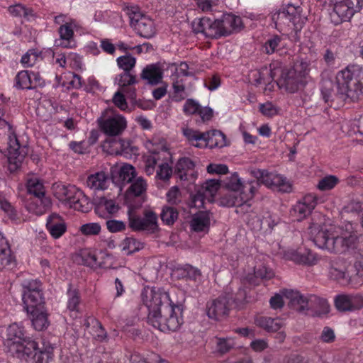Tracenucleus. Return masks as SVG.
Listing matches in <instances>:
<instances>
[{"label": "nucleus", "instance_id": "obj_1", "mask_svg": "<svg viewBox=\"0 0 363 363\" xmlns=\"http://www.w3.org/2000/svg\"><path fill=\"white\" fill-rule=\"evenodd\" d=\"M309 234L312 241L320 249L333 253H353L357 259L354 264V276L359 279V282L363 283V249L355 233L342 232L338 235L313 223L309 227Z\"/></svg>", "mask_w": 363, "mask_h": 363}, {"label": "nucleus", "instance_id": "obj_2", "mask_svg": "<svg viewBox=\"0 0 363 363\" xmlns=\"http://www.w3.org/2000/svg\"><path fill=\"white\" fill-rule=\"evenodd\" d=\"M336 96L342 101H352L363 96V68L358 65H349L339 71L336 76Z\"/></svg>", "mask_w": 363, "mask_h": 363}, {"label": "nucleus", "instance_id": "obj_3", "mask_svg": "<svg viewBox=\"0 0 363 363\" xmlns=\"http://www.w3.org/2000/svg\"><path fill=\"white\" fill-rule=\"evenodd\" d=\"M183 306L166 305L160 311L148 313L147 323L162 332H175L183 324Z\"/></svg>", "mask_w": 363, "mask_h": 363}, {"label": "nucleus", "instance_id": "obj_4", "mask_svg": "<svg viewBox=\"0 0 363 363\" xmlns=\"http://www.w3.org/2000/svg\"><path fill=\"white\" fill-rule=\"evenodd\" d=\"M309 64L301 62L292 67H282L279 62L278 69L274 74H277L276 83L277 86L289 93H295L304 84V79L309 73Z\"/></svg>", "mask_w": 363, "mask_h": 363}, {"label": "nucleus", "instance_id": "obj_5", "mask_svg": "<svg viewBox=\"0 0 363 363\" xmlns=\"http://www.w3.org/2000/svg\"><path fill=\"white\" fill-rule=\"evenodd\" d=\"M9 352L27 363H48L52 357V347L40 348L38 342L30 337L13 345Z\"/></svg>", "mask_w": 363, "mask_h": 363}, {"label": "nucleus", "instance_id": "obj_6", "mask_svg": "<svg viewBox=\"0 0 363 363\" xmlns=\"http://www.w3.org/2000/svg\"><path fill=\"white\" fill-rule=\"evenodd\" d=\"M272 19L279 30H284L289 27L295 31L296 35L302 29L307 20L306 17L302 15V8L292 4H287L282 7L273 15Z\"/></svg>", "mask_w": 363, "mask_h": 363}, {"label": "nucleus", "instance_id": "obj_7", "mask_svg": "<svg viewBox=\"0 0 363 363\" xmlns=\"http://www.w3.org/2000/svg\"><path fill=\"white\" fill-rule=\"evenodd\" d=\"M286 298L296 310L301 313L308 311H314L318 315L329 312L330 306L328 301L314 294L303 296L298 291H289L286 294Z\"/></svg>", "mask_w": 363, "mask_h": 363}, {"label": "nucleus", "instance_id": "obj_8", "mask_svg": "<svg viewBox=\"0 0 363 363\" xmlns=\"http://www.w3.org/2000/svg\"><path fill=\"white\" fill-rule=\"evenodd\" d=\"M183 134L188 142L198 148L223 147L226 145L225 135L220 130L201 132L192 128H184Z\"/></svg>", "mask_w": 363, "mask_h": 363}, {"label": "nucleus", "instance_id": "obj_9", "mask_svg": "<svg viewBox=\"0 0 363 363\" xmlns=\"http://www.w3.org/2000/svg\"><path fill=\"white\" fill-rule=\"evenodd\" d=\"M0 136H6L9 140L8 169L11 173L15 172L20 168L26 153L20 150V145L12 127L5 118H0Z\"/></svg>", "mask_w": 363, "mask_h": 363}, {"label": "nucleus", "instance_id": "obj_10", "mask_svg": "<svg viewBox=\"0 0 363 363\" xmlns=\"http://www.w3.org/2000/svg\"><path fill=\"white\" fill-rule=\"evenodd\" d=\"M128 227L134 232L155 233L159 230L157 216L152 210H145L143 217H141L130 208L128 211Z\"/></svg>", "mask_w": 363, "mask_h": 363}, {"label": "nucleus", "instance_id": "obj_11", "mask_svg": "<svg viewBox=\"0 0 363 363\" xmlns=\"http://www.w3.org/2000/svg\"><path fill=\"white\" fill-rule=\"evenodd\" d=\"M129 16L130 25L137 33L145 38H150L155 34L153 21L143 14L136 6H127L125 9Z\"/></svg>", "mask_w": 363, "mask_h": 363}, {"label": "nucleus", "instance_id": "obj_12", "mask_svg": "<svg viewBox=\"0 0 363 363\" xmlns=\"http://www.w3.org/2000/svg\"><path fill=\"white\" fill-rule=\"evenodd\" d=\"M101 131L111 137L118 136L123 133L127 127L125 117L111 111H106L98 119Z\"/></svg>", "mask_w": 363, "mask_h": 363}, {"label": "nucleus", "instance_id": "obj_13", "mask_svg": "<svg viewBox=\"0 0 363 363\" xmlns=\"http://www.w3.org/2000/svg\"><path fill=\"white\" fill-rule=\"evenodd\" d=\"M362 8L363 0H336L331 18L336 24L348 21Z\"/></svg>", "mask_w": 363, "mask_h": 363}, {"label": "nucleus", "instance_id": "obj_14", "mask_svg": "<svg viewBox=\"0 0 363 363\" xmlns=\"http://www.w3.org/2000/svg\"><path fill=\"white\" fill-rule=\"evenodd\" d=\"M257 188V182H247L243 186V191H229L220 198V203L223 206L238 207L244 201H250L254 197Z\"/></svg>", "mask_w": 363, "mask_h": 363}, {"label": "nucleus", "instance_id": "obj_15", "mask_svg": "<svg viewBox=\"0 0 363 363\" xmlns=\"http://www.w3.org/2000/svg\"><path fill=\"white\" fill-rule=\"evenodd\" d=\"M142 299L148 309V313L160 311L166 305H172L169 303V295L160 289H144L142 292Z\"/></svg>", "mask_w": 363, "mask_h": 363}, {"label": "nucleus", "instance_id": "obj_16", "mask_svg": "<svg viewBox=\"0 0 363 363\" xmlns=\"http://www.w3.org/2000/svg\"><path fill=\"white\" fill-rule=\"evenodd\" d=\"M206 310L209 318L221 320L228 315L230 311L229 298L226 296H220L217 298L207 302Z\"/></svg>", "mask_w": 363, "mask_h": 363}, {"label": "nucleus", "instance_id": "obj_17", "mask_svg": "<svg viewBox=\"0 0 363 363\" xmlns=\"http://www.w3.org/2000/svg\"><path fill=\"white\" fill-rule=\"evenodd\" d=\"M316 205L317 197L311 194H307L293 206L291 215L297 220H301L311 214Z\"/></svg>", "mask_w": 363, "mask_h": 363}, {"label": "nucleus", "instance_id": "obj_18", "mask_svg": "<svg viewBox=\"0 0 363 363\" xmlns=\"http://www.w3.org/2000/svg\"><path fill=\"white\" fill-rule=\"evenodd\" d=\"M335 306L339 311H352L363 307L361 295L340 294L335 298Z\"/></svg>", "mask_w": 363, "mask_h": 363}, {"label": "nucleus", "instance_id": "obj_19", "mask_svg": "<svg viewBox=\"0 0 363 363\" xmlns=\"http://www.w3.org/2000/svg\"><path fill=\"white\" fill-rule=\"evenodd\" d=\"M274 277L272 269L266 264L257 262L254 267V272L249 273L245 278L247 283L252 286H258L261 281H268Z\"/></svg>", "mask_w": 363, "mask_h": 363}, {"label": "nucleus", "instance_id": "obj_20", "mask_svg": "<svg viewBox=\"0 0 363 363\" xmlns=\"http://www.w3.org/2000/svg\"><path fill=\"white\" fill-rule=\"evenodd\" d=\"M218 20L223 37L239 31L242 26L241 18L231 13H224Z\"/></svg>", "mask_w": 363, "mask_h": 363}, {"label": "nucleus", "instance_id": "obj_21", "mask_svg": "<svg viewBox=\"0 0 363 363\" xmlns=\"http://www.w3.org/2000/svg\"><path fill=\"white\" fill-rule=\"evenodd\" d=\"M95 205L96 213L103 218L106 217V213L113 216L117 213L120 209V206L114 199L106 196L97 198Z\"/></svg>", "mask_w": 363, "mask_h": 363}, {"label": "nucleus", "instance_id": "obj_22", "mask_svg": "<svg viewBox=\"0 0 363 363\" xmlns=\"http://www.w3.org/2000/svg\"><path fill=\"white\" fill-rule=\"evenodd\" d=\"M27 337L24 336L23 328L14 323L9 325L6 329L4 339V345L8 348V351L11 350L13 345H17Z\"/></svg>", "mask_w": 363, "mask_h": 363}, {"label": "nucleus", "instance_id": "obj_23", "mask_svg": "<svg viewBox=\"0 0 363 363\" xmlns=\"http://www.w3.org/2000/svg\"><path fill=\"white\" fill-rule=\"evenodd\" d=\"M279 62H274L269 65V67H262L260 70H257L252 73L255 84H269L277 77L274 74L275 69H278Z\"/></svg>", "mask_w": 363, "mask_h": 363}, {"label": "nucleus", "instance_id": "obj_24", "mask_svg": "<svg viewBox=\"0 0 363 363\" xmlns=\"http://www.w3.org/2000/svg\"><path fill=\"white\" fill-rule=\"evenodd\" d=\"M60 38L55 40L56 47L72 48L75 46L74 40V30L71 24L65 23L60 26L58 30Z\"/></svg>", "mask_w": 363, "mask_h": 363}, {"label": "nucleus", "instance_id": "obj_25", "mask_svg": "<svg viewBox=\"0 0 363 363\" xmlns=\"http://www.w3.org/2000/svg\"><path fill=\"white\" fill-rule=\"evenodd\" d=\"M30 314V318L33 328L37 331L46 330L50 325L48 313L45 307L32 309L27 311Z\"/></svg>", "mask_w": 363, "mask_h": 363}, {"label": "nucleus", "instance_id": "obj_26", "mask_svg": "<svg viewBox=\"0 0 363 363\" xmlns=\"http://www.w3.org/2000/svg\"><path fill=\"white\" fill-rule=\"evenodd\" d=\"M194 162L188 157H183L177 162L175 167V173L183 181L194 178Z\"/></svg>", "mask_w": 363, "mask_h": 363}, {"label": "nucleus", "instance_id": "obj_27", "mask_svg": "<svg viewBox=\"0 0 363 363\" xmlns=\"http://www.w3.org/2000/svg\"><path fill=\"white\" fill-rule=\"evenodd\" d=\"M140 78L149 84L156 85L162 82L163 72L159 64H150L143 69Z\"/></svg>", "mask_w": 363, "mask_h": 363}, {"label": "nucleus", "instance_id": "obj_28", "mask_svg": "<svg viewBox=\"0 0 363 363\" xmlns=\"http://www.w3.org/2000/svg\"><path fill=\"white\" fill-rule=\"evenodd\" d=\"M46 227L54 238H60L67 229L64 220L57 213H52L48 217Z\"/></svg>", "mask_w": 363, "mask_h": 363}, {"label": "nucleus", "instance_id": "obj_29", "mask_svg": "<svg viewBox=\"0 0 363 363\" xmlns=\"http://www.w3.org/2000/svg\"><path fill=\"white\" fill-rule=\"evenodd\" d=\"M106 257L107 259H110L111 256L108 254H105L103 252H101L99 256H96L94 253H93L91 251L87 249L82 250H80L77 260L78 263L81 264H84L86 266H89L91 267H94L96 266L99 267H104L102 263L100 262H98L99 258H103Z\"/></svg>", "mask_w": 363, "mask_h": 363}, {"label": "nucleus", "instance_id": "obj_30", "mask_svg": "<svg viewBox=\"0 0 363 363\" xmlns=\"http://www.w3.org/2000/svg\"><path fill=\"white\" fill-rule=\"evenodd\" d=\"M22 299L26 311L32 309L43 308L45 305V298L43 291L23 293Z\"/></svg>", "mask_w": 363, "mask_h": 363}, {"label": "nucleus", "instance_id": "obj_31", "mask_svg": "<svg viewBox=\"0 0 363 363\" xmlns=\"http://www.w3.org/2000/svg\"><path fill=\"white\" fill-rule=\"evenodd\" d=\"M128 144L123 140L111 138L106 139L102 145L103 150L111 155H122L127 153Z\"/></svg>", "mask_w": 363, "mask_h": 363}, {"label": "nucleus", "instance_id": "obj_32", "mask_svg": "<svg viewBox=\"0 0 363 363\" xmlns=\"http://www.w3.org/2000/svg\"><path fill=\"white\" fill-rule=\"evenodd\" d=\"M191 228L195 232L207 233L210 226V214L208 211L196 213L190 223Z\"/></svg>", "mask_w": 363, "mask_h": 363}, {"label": "nucleus", "instance_id": "obj_33", "mask_svg": "<svg viewBox=\"0 0 363 363\" xmlns=\"http://www.w3.org/2000/svg\"><path fill=\"white\" fill-rule=\"evenodd\" d=\"M257 326L264 329L269 333L279 331L283 326V322L279 318H272L267 316H258L255 319Z\"/></svg>", "mask_w": 363, "mask_h": 363}, {"label": "nucleus", "instance_id": "obj_34", "mask_svg": "<svg viewBox=\"0 0 363 363\" xmlns=\"http://www.w3.org/2000/svg\"><path fill=\"white\" fill-rule=\"evenodd\" d=\"M69 205L74 210L82 211L83 213L88 212L90 208L88 197L86 196L84 192L78 188L69 202Z\"/></svg>", "mask_w": 363, "mask_h": 363}, {"label": "nucleus", "instance_id": "obj_35", "mask_svg": "<svg viewBox=\"0 0 363 363\" xmlns=\"http://www.w3.org/2000/svg\"><path fill=\"white\" fill-rule=\"evenodd\" d=\"M340 262V258L330 260L328 274L330 279L345 284L347 281V277L344 267L339 266Z\"/></svg>", "mask_w": 363, "mask_h": 363}, {"label": "nucleus", "instance_id": "obj_36", "mask_svg": "<svg viewBox=\"0 0 363 363\" xmlns=\"http://www.w3.org/2000/svg\"><path fill=\"white\" fill-rule=\"evenodd\" d=\"M107 182V175L104 172H100L88 177L86 185L94 190H102L106 189Z\"/></svg>", "mask_w": 363, "mask_h": 363}, {"label": "nucleus", "instance_id": "obj_37", "mask_svg": "<svg viewBox=\"0 0 363 363\" xmlns=\"http://www.w3.org/2000/svg\"><path fill=\"white\" fill-rule=\"evenodd\" d=\"M220 187V183L218 180L210 179L206 181L202 186L201 194L202 200H208V202H213V198Z\"/></svg>", "mask_w": 363, "mask_h": 363}, {"label": "nucleus", "instance_id": "obj_38", "mask_svg": "<svg viewBox=\"0 0 363 363\" xmlns=\"http://www.w3.org/2000/svg\"><path fill=\"white\" fill-rule=\"evenodd\" d=\"M77 189L74 185L57 184L55 187V195L59 200L67 202L69 204Z\"/></svg>", "mask_w": 363, "mask_h": 363}, {"label": "nucleus", "instance_id": "obj_39", "mask_svg": "<svg viewBox=\"0 0 363 363\" xmlns=\"http://www.w3.org/2000/svg\"><path fill=\"white\" fill-rule=\"evenodd\" d=\"M50 205V199L48 197H46L45 195L43 196L42 198H33V201L29 205V209L37 215H41L46 211Z\"/></svg>", "mask_w": 363, "mask_h": 363}, {"label": "nucleus", "instance_id": "obj_40", "mask_svg": "<svg viewBox=\"0 0 363 363\" xmlns=\"http://www.w3.org/2000/svg\"><path fill=\"white\" fill-rule=\"evenodd\" d=\"M211 21L212 19L208 17L195 19L192 22L194 33L196 34H202L204 37L208 38Z\"/></svg>", "mask_w": 363, "mask_h": 363}, {"label": "nucleus", "instance_id": "obj_41", "mask_svg": "<svg viewBox=\"0 0 363 363\" xmlns=\"http://www.w3.org/2000/svg\"><path fill=\"white\" fill-rule=\"evenodd\" d=\"M120 246L126 255H132L143 248V244L133 237L125 238Z\"/></svg>", "mask_w": 363, "mask_h": 363}, {"label": "nucleus", "instance_id": "obj_42", "mask_svg": "<svg viewBox=\"0 0 363 363\" xmlns=\"http://www.w3.org/2000/svg\"><path fill=\"white\" fill-rule=\"evenodd\" d=\"M284 47V39L279 35H273L266 40L263 45L264 52L272 55Z\"/></svg>", "mask_w": 363, "mask_h": 363}, {"label": "nucleus", "instance_id": "obj_43", "mask_svg": "<svg viewBox=\"0 0 363 363\" xmlns=\"http://www.w3.org/2000/svg\"><path fill=\"white\" fill-rule=\"evenodd\" d=\"M251 174L257 179L252 180V182H257L258 183V187L259 186V184H262L269 188L272 186V177L275 174L265 169H260L252 170Z\"/></svg>", "mask_w": 363, "mask_h": 363}, {"label": "nucleus", "instance_id": "obj_44", "mask_svg": "<svg viewBox=\"0 0 363 363\" xmlns=\"http://www.w3.org/2000/svg\"><path fill=\"white\" fill-rule=\"evenodd\" d=\"M27 190L30 194L35 197H41L45 195V190L43 182L36 177L30 178L27 182Z\"/></svg>", "mask_w": 363, "mask_h": 363}, {"label": "nucleus", "instance_id": "obj_45", "mask_svg": "<svg viewBox=\"0 0 363 363\" xmlns=\"http://www.w3.org/2000/svg\"><path fill=\"white\" fill-rule=\"evenodd\" d=\"M114 82L122 89L138 83L135 75L133 74L131 72H123L116 75Z\"/></svg>", "mask_w": 363, "mask_h": 363}, {"label": "nucleus", "instance_id": "obj_46", "mask_svg": "<svg viewBox=\"0 0 363 363\" xmlns=\"http://www.w3.org/2000/svg\"><path fill=\"white\" fill-rule=\"evenodd\" d=\"M176 272L180 279L196 280L201 276V272L198 269L188 264L177 268Z\"/></svg>", "mask_w": 363, "mask_h": 363}, {"label": "nucleus", "instance_id": "obj_47", "mask_svg": "<svg viewBox=\"0 0 363 363\" xmlns=\"http://www.w3.org/2000/svg\"><path fill=\"white\" fill-rule=\"evenodd\" d=\"M15 257L11 252L10 246L8 250L0 251V268L12 269L16 267Z\"/></svg>", "mask_w": 363, "mask_h": 363}, {"label": "nucleus", "instance_id": "obj_48", "mask_svg": "<svg viewBox=\"0 0 363 363\" xmlns=\"http://www.w3.org/2000/svg\"><path fill=\"white\" fill-rule=\"evenodd\" d=\"M271 189H277L282 192H289L291 190V185L286 178L280 174H275L272 177Z\"/></svg>", "mask_w": 363, "mask_h": 363}, {"label": "nucleus", "instance_id": "obj_49", "mask_svg": "<svg viewBox=\"0 0 363 363\" xmlns=\"http://www.w3.org/2000/svg\"><path fill=\"white\" fill-rule=\"evenodd\" d=\"M15 79V86L16 88L22 89H30V72L28 70L21 71L17 74Z\"/></svg>", "mask_w": 363, "mask_h": 363}, {"label": "nucleus", "instance_id": "obj_50", "mask_svg": "<svg viewBox=\"0 0 363 363\" xmlns=\"http://www.w3.org/2000/svg\"><path fill=\"white\" fill-rule=\"evenodd\" d=\"M146 189L147 183L143 177H140L131 184L128 188V192L135 196H140L145 193Z\"/></svg>", "mask_w": 363, "mask_h": 363}, {"label": "nucleus", "instance_id": "obj_51", "mask_svg": "<svg viewBox=\"0 0 363 363\" xmlns=\"http://www.w3.org/2000/svg\"><path fill=\"white\" fill-rule=\"evenodd\" d=\"M216 351L220 354L228 352L234 346L235 343L233 339L228 337H216Z\"/></svg>", "mask_w": 363, "mask_h": 363}, {"label": "nucleus", "instance_id": "obj_52", "mask_svg": "<svg viewBox=\"0 0 363 363\" xmlns=\"http://www.w3.org/2000/svg\"><path fill=\"white\" fill-rule=\"evenodd\" d=\"M92 328L89 332L91 334L94 339L99 342H103L106 338V332L102 326L101 323L95 318L91 319Z\"/></svg>", "mask_w": 363, "mask_h": 363}, {"label": "nucleus", "instance_id": "obj_53", "mask_svg": "<svg viewBox=\"0 0 363 363\" xmlns=\"http://www.w3.org/2000/svg\"><path fill=\"white\" fill-rule=\"evenodd\" d=\"M10 13L16 17H24L29 19L30 17L34 16L33 11L31 9L26 8L22 4H16L9 8Z\"/></svg>", "mask_w": 363, "mask_h": 363}, {"label": "nucleus", "instance_id": "obj_54", "mask_svg": "<svg viewBox=\"0 0 363 363\" xmlns=\"http://www.w3.org/2000/svg\"><path fill=\"white\" fill-rule=\"evenodd\" d=\"M116 61L118 66L122 69L123 72H131L136 64L135 57L130 55L118 57Z\"/></svg>", "mask_w": 363, "mask_h": 363}, {"label": "nucleus", "instance_id": "obj_55", "mask_svg": "<svg viewBox=\"0 0 363 363\" xmlns=\"http://www.w3.org/2000/svg\"><path fill=\"white\" fill-rule=\"evenodd\" d=\"M338 50L339 47L336 45H330L326 48L323 54V59L328 66H331L335 64V60L339 54Z\"/></svg>", "mask_w": 363, "mask_h": 363}, {"label": "nucleus", "instance_id": "obj_56", "mask_svg": "<svg viewBox=\"0 0 363 363\" xmlns=\"http://www.w3.org/2000/svg\"><path fill=\"white\" fill-rule=\"evenodd\" d=\"M178 211L173 207L164 206L160 214L162 220L167 225H172L178 218Z\"/></svg>", "mask_w": 363, "mask_h": 363}, {"label": "nucleus", "instance_id": "obj_57", "mask_svg": "<svg viewBox=\"0 0 363 363\" xmlns=\"http://www.w3.org/2000/svg\"><path fill=\"white\" fill-rule=\"evenodd\" d=\"M130 363H169L157 354L152 353L147 362L140 354H133L130 359Z\"/></svg>", "mask_w": 363, "mask_h": 363}, {"label": "nucleus", "instance_id": "obj_58", "mask_svg": "<svg viewBox=\"0 0 363 363\" xmlns=\"http://www.w3.org/2000/svg\"><path fill=\"white\" fill-rule=\"evenodd\" d=\"M136 176V172L133 166L125 164L123 165L119 172V177L123 182L130 183Z\"/></svg>", "mask_w": 363, "mask_h": 363}, {"label": "nucleus", "instance_id": "obj_59", "mask_svg": "<svg viewBox=\"0 0 363 363\" xmlns=\"http://www.w3.org/2000/svg\"><path fill=\"white\" fill-rule=\"evenodd\" d=\"M246 183L241 182L238 173H234L225 182V186L229 191H243V186Z\"/></svg>", "mask_w": 363, "mask_h": 363}, {"label": "nucleus", "instance_id": "obj_60", "mask_svg": "<svg viewBox=\"0 0 363 363\" xmlns=\"http://www.w3.org/2000/svg\"><path fill=\"white\" fill-rule=\"evenodd\" d=\"M173 96L172 99L174 101L179 102L184 100L186 96L185 92V86L183 83L179 80L174 82L173 83Z\"/></svg>", "mask_w": 363, "mask_h": 363}, {"label": "nucleus", "instance_id": "obj_61", "mask_svg": "<svg viewBox=\"0 0 363 363\" xmlns=\"http://www.w3.org/2000/svg\"><path fill=\"white\" fill-rule=\"evenodd\" d=\"M333 83L331 80H325L323 82L321 94L325 103L333 101Z\"/></svg>", "mask_w": 363, "mask_h": 363}, {"label": "nucleus", "instance_id": "obj_62", "mask_svg": "<svg viewBox=\"0 0 363 363\" xmlns=\"http://www.w3.org/2000/svg\"><path fill=\"white\" fill-rule=\"evenodd\" d=\"M338 183V179L335 176L330 175L320 179L318 188L321 191L330 190Z\"/></svg>", "mask_w": 363, "mask_h": 363}, {"label": "nucleus", "instance_id": "obj_63", "mask_svg": "<svg viewBox=\"0 0 363 363\" xmlns=\"http://www.w3.org/2000/svg\"><path fill=\"white\" fill-rule=\"evenodd\" d=\"M101 225L97 223H89L82 225L80 231L85 235H96L101 232Z\"/></svg>", "mask_w": 363, "mask_h": 363}, {"label": "nucleus", "instance_id": "obj_64", "mask_svg": "<svg viewBox=\"0 0 363 363\" xmlns=\"http://www.w3.org/2000/svg\"><path fill=\"white\" fill-rule=\"evenodd\" d=\"M158 160L157 154L150 155L146 158L145 161V172L147 175L150 176L154 174Z\"/></svg>", "mask_w": 363, "mask_h": 363}]
</instances>
